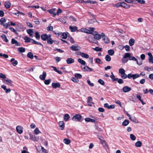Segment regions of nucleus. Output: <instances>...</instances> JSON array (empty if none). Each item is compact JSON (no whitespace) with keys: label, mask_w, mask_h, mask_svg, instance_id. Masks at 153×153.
Returning <instances> with one entry per match:
<instances>
[{"label":"nucleus","mask_w":153,"mask_h":153,"mask_svg":"<svg viewBox=\"0 0 153 153\" xmlns=\"http://www.w3.org/2000/svg\"><path fill=\"white\" fill-rule=\"evenodd\" d=\"M94 38L91 36H89L88 38V41L90 42H91V43L94 42Z\"/></svg>","instance_id":"nucleus-41"},{"label":"nucleus","mask_w":153,"mask_h":153,"mask_svg":"<svg viewBox=\"0 0 153 153\" xmlns=\"http://www.w3.org/2000/svg\"><path fill=\"white\" fill-rule=\"evenodd\" d=\"M65 123L63 121H60L59 123V127L61 128V129L63 130L64 128Z\"/></svg>","instance_id":"nucleus-16"},{"label":"nucleus","mask_w":153,"mask_h":153,"mask_svg":"<svg viewBox=\"0 0 153 153\" xmlns=\"http://www.w3.org/2000/svg\"><path fill=\"white\" fill-rule=\"evenodd\" d=\"M1 37L4 41L7 42H8V40L7 39V36L3 34L1 36Z\"/></svg>","instance_id":"nucleus-22"},{"label":"nucleus","mask_w":153,"mask_h":153,"mask_svg":"<svg viewBox=\"0 0 153 153\" xmlns=\"http://www.w3.org/2000/svg\"><path fill=\"white\" fill-rule=\"evenodd\" d=\"M51 37V36L50 34H44L41 35V38L43 41H47Z\"/></svg>","instance_id":"nucleus-2"},{"label":"nucleus","mask_w":153,"mask_h":153,"mask_svg":"<svg viewBox=\"0 0 153 153\" xmlns=\"http://www.w3.org/2000/svg\"><path fill=\"white\" fill-rule=\"evenodd\" d=\"M113 6L114 7H121V2H119L116 4H113Z\"/></svg>","instance_id":"nucleus-49"},{"label":"nucleus","mask_w":153,"mask_h":153,"mask_svg":"<svg viewBox=\"0 0 153 153\" xmlns=\"http://www.w3.org/2000/svg\"><path fill=\"white\" fill-rule=\"evenodd\" d=\"M10 62L14 66H16L18 64L17 61L15 60L14 58H12L11 59Z\"/></svg>","instance_id":"nucleus-18"},{"label":"nucleus","mask_w":153,"mask_h":153,"mask_svg":"<svg viewBox=\"0 0 153 153\" xmlns=\"http://www.w3.org/2000/svg\"><path fill=\"white\" fill-rule=\"evenodd\" d=\"M129 59L130 60H132L134 61H136L137 64H138L137 59L134 56H130L129 58Z\"/></svg>","instance_id":"nucleus-44"},{"label":"nucleus","mask_w":153,"mask_h":153,"mask_svg":"<svg viewBox=\"0 0 153 153\" xmlns=\"http://www.w3.org/2000/svg\"><path fill=\"white\" fill-rule=\"evenodd\" d=\"M54 41H55L53 40L51 37L49 38L47 40V43L51 45L53 44V42H54Z\"/></svg>","instance_id":"nucleus-28"},{"label":"nucleus","mask_w":153,"mask_h":153,"mask_svg":"<svg viewBox=\"0 0 153 153\" xmlns=\"http://www.w3.org/2000/svg\"><path fill=\"white\" fill-rule=\"evenodd\" d=\"M9 29L13 32L15 34H17V32L16 30L13 27H10L9 28Z\"/></svg>","instance_id":"nucleus-59"},{"label":"nucleus","mask_w":153,"mask_h":153,"mask_svg":"<svg viewBox=\"0 0 153 153\" xmlns=\"http://www.w3.org/2000/svg\"><path fill=\"white\" fill-rule=\"evenodd\" d=\"M6 20L5 18H1V19H0V24L3 25L4 23L6 22Z\"/></svg>","instance_id":"nucleus-29"},{"label":"nucleus","mask_w":153,"mask_h":153,"mask_svg":"<svg viewBox=\"0 0 153 153\" xmlns=\"http://www.w3.org/2000/svg\"><path fill=\"white\" fill-rule=\"evenodd\" d=\"M130 53H126L125 54V55L124 56V58H129V57H130Z\"/></svg>","instance_id":"nucleus-58"},{"label":"nucleus","mask_w":153,"mask_h":153,"mask_svg":"<svg viewBox=\"0 0 153 153\" xmlns=\"http://www.w3.org/2000/svg\"><path fill=\"white\" fill-rule=\"evenodd\" d=\"M98 82L100 84L103 85L105 84L104 81L101 79H100L98 80Z\"/></svg>","instance_id":"nucleus-60"},{"label":"nucleus","mask_w":153,"mask_h":153,"mask_svg":"<svg viewBox=\"0 0 153 153\" xmlns=\"http://www.w3.org/2000/svg\"><path fill=\"white\" fill-rule=\"evenodd\" d=\"M121 7L125 9H128L130 7V5L126 4V3L122 1L121 2Z\"/></svg>","instance_id":"nucleus-8"},{"label":"nucleus","mask_w":153,"mask_h":153,"mask_svg":"<svg viewBox=\"0 0 153 153\" xmlns=\"http://www.w3.org/2000/svg\"><path fill=\"white\" fill-rule=\"evenodd\" d=\"M119 73L121 74L125 72V70L123 68H120L119 70Z\"/></svg>","instance_id":"nucleus-57"},{"label":"nucleus","mask_w":153,"mask_h":153,"mask_svg":"<svg viewBox=\"0 0 153 153\" xmlns=\"http://www.w3.org/2000/svg\"><path fill=\"white\" fill-rule=\"evenodd\" d=\"M3 81L6 84L8 85H11V84L13 82V81L10 79H4L3 80Z\"/></svg>","instance_id":"nucleus-11"},{"label":"nucleus","mask_w":153,"mask_h":153,"mask_svg":"<svg viewBox=\"0 0 153 153\" xmlns=\"http://www.w3.org/2000/svg\"><path fill=\"white\" fill-rule=\"evenodd\" d=\"M51 81V79H46L44 81V83L46 85H48L50 83Z\"/></svg>","instance_id":"nucleus-51"},{"label":"nucleus","mask_w":153,"mask_h":153,"mask_svg":"<svg viewBox=\"0 0 153 153\" xmlns=\"http://www.w3.org/2000/svg\"><path fill=\"white\" fill-rule=\"evenodd\" d=\"M105 59L107 61L109 62L111 60V57L108 55H107L105 56Z\"/></svg>","instance_id":"nucleus-50"},{"label":"nucleus","mask_w":153,"mask_h":153,"mask_svg":"<svg viewBox=\"0 0 153 153\" xmlns=\"http://www.w3.org/2000/svg\"><path fill=\"white\" fill-rule=\"evenodd\" d=\"M74 59L71 58H68L66 60V62L68 64H70L74 63Z\"/></svg>","instance_id":"nucleus-19"},{"label":"nucleus","mask_w":153,"mask_h":153,"mask_svg":"<svg viewBox=\"0 0 153 153\" xmlns=\"http://www.w3.org/2000/svg\"><path fill=\"white\" fill-rule=\"evenodd\" d=\"M24 39L25 40V42H31L32 39L29 38L27 36H25L24 38Z\"/></svg>","instance_id":"nucleus-23"},{"label":"nucleus","mask_w":153,"mask_h":153,"mask_svg":"<svg viewBox=\"0 0 153 153\" xmlns=\"http://www.w3.org/2000/svg\"><path fill=\"white\" fill-rule=\"evenodd\" d=\"M83 69L85 70L84 71H93V69L88 66H86L83 68Z\"/></svg>","instance_id":"nucleus-20"},{"label":"nucleus","mask_w":153,"mask_h":153,"mask_svg":"<svg viewBox=\"0 0 153 153\" xmlns=\"http://www.w3.org/2000/svg\"><path fill=\"white\" fill-rule=\"evenodd\" d=\"M131 90V88L128 86H124L123 88V90L124 92H127Z\"/></svg>","instance_id":"nucleus-14"},{"label":"nucleus","mask_w":153,"mask_h":153,"mask_svg":"<svg viewBox=\"0 0 153 153\" xmlns=\"http://www.w3.org/2000/svg\"><path fill=\"white\" fill-rule=\"evenodd\" d=\"M134 0H125V2L128 3H135Z\"/></svg>","instance_id":"nucleus-62"},{"label":"nucleus","mask_w":153,"mask_h":153,"mask_svg":"<svg viewBox=\"0 0 153 153\" xmlns=\"http://www.w3.org/2000/svg\"><path fill=\"white\" fill-rule=\"evenodd\" d=\"M55 8H52L51 9L48 10H47L50 14L52 15V16L54 17L56 16V13L55 12Z\"/></svg>","instance_id":"nucleus-5"},{"label":"nucleus","mask_w":153,"mask_h":153,"mask_svg":"<svg viewBox=\"0 0 153 153\" xmlns=\"http://www.w3.org/2000/svg\"><path fill=\"white\" fill-rule=\"evenodd\" d=\"M70 118V116L68 114H65L64 117V119L65 121H67Z\"/></svg>","instance_id":"nucleus-37"},{"label":"nucleus","mask_w":153,"mask_h":153,"mask_svg":"<svg viewBox=\"0 0 153 153\" xmlns=\"http://www.w3.org/2000/svg\"><path fill=\"white\" fill-rule=\"evenodd\" d=\"M129 123V120H125L122 123V125L124 126H127Z\"/></svg>","instance_id":"nucleus-34"},{"label":"nucleus","mask_w":153,"mask_h":153,"mask_svg":"<svg viewBox=\"0 0 153 153\" xmlns=\"http://www.w3.org/2000/svg\"><path fill=\"white\" fill-rule=\"evenodd\" d=\"M135 40L133 39H131L129 40V43L130 46H132L134 43Z\"/></svg>","instance_id":"nucleus-30"},{"label":"nucleus","mask_w":153,"mask_h":153,"mask_svg":"<svg viewBox=\"0 0 153 153\" xmlns=\"http://www.w3.org/2000/svg\"><path fill=\"white\" fill-rule=\"evenodd\" d=\"M27 56L30 59H32L33 58V55L32 53L29 52L27 54Z\"/></svg>","instance_id":"nucleus-36"},{"label":"nucleus","mask_w":153,"mask_h":153,"mask_svg":"<svg viewBox=\"0 0 153 153\" xmlns=\"http://www.w3.org/2000/svg\"><path fill=\"white\" fill-rule=\"evenodd\" d=\"M140 75H139L137 74H133L132 78L133 79H135L137 78L140 77Z\"/></svg>","instance_id":"nucleus-45"},{"label":"nucleus","mask_w":153,"mask_h":153,"mask_svg":"<svg viewBox=\"0 0 153 153\" xmlns=\"http://www.w3.org/2000/svg\"><path fill=\"white\" fill-rule=\"evenodd\" d=\"M64 142L66 144H69L71 143L70 140L69 139L65 138L64 140Z\"/></svg>","instance_id":"nucleus-48"},{"label":"nucleus","mask_w":153,"mask_h":153,"mask_svg":"<svg viewBox=\"0 0 153 153\" xmlns=\"http://www.w3.org/2000/svg\"><path fill=\"white\" fill-rule=\"evenodd\" d=\"M34 131L35 134L36 135H38L39 133H41L38 128H35Z\"/></svg>","instance_id":"nucleus-52"},{"label":"nucleus","mask_w":153,"mask_h":153,"mask_svg":"<svg viewBox=\"0 0 153 153\" xmlns=\"http://www.w3.org/2000/svg\"><path fill=\"white\" fill-rule=\"evenodd\" d=\"M46 76V72L44 71L43 72L42 74L41 75L39 76L40 79L42 80H44L45 79Z\"/></svg>","instance_id":"nucleus-17"},{"label":"nucleus","mask_w":153,"mask_h":153,"mask_svg":"<svg viewBox=\"0 0 153 153\" xmlns=\"http://www.w3.org/2000/svg\"><path fill=\"white\" fill-rule=\"evenodd\" d=\"M18 51L20 53H24L25 51V48L23 47H19L18 49Z\"/></svg>","instance_id":"nucleus-39"},{"label":"nucleus","mask_w":153,"mask_h":153,"mask_svg":"<svg viewBox=\"0 0 153 153\" xmlns=\"http://www.w3.org/2000/svg\"><path fill=\"white\" fill-rule=\"evenodd\" d=\"M138 99L141 102L142 104L143 105H144L146 104V103L143 102V100L141 99V96H137Z\"/></svg>","instance_id":"nucleus-55"},{"label":"nucleus","mask_w":153,"mask_h":153,"mask_svg":"<svg viewBox=\"0 0 153 153\" xmlns=\"http://www.w3.org/2000/svg\"><path fill=\"white\" fill-rule=\"evenodd\" d=\"M81 56L86 59H88L89 58V56L88 54L83 53H81Z\"/></svg>","instance_id":"nucleus-40"},{"label":"nucleus","mask_w":153,"mask_h":153,"mask_svg":"<svg viewBox=\"0 0 153 153\" xmlns=\"http://www.w3.org/2000/svg\"><path fill=\"white\" fill-rule=\"evenodd\" d=\"M41 147V150H40L39 151H38L37 148H36V150L38 152V153H48V152L47 150L45 149L42 146Z\"/></svg>","instance_id":"nucleus-15"},{"label":"nucleus","mask_w":153,"mask_h":153,"mask_svg":"<svg viewBox=\"0 0 153 153\" xmlns=\"http://www.w3.org/2000/svg\"><path fill=\"white\" fill-rule=\"evenodd\" d=\"M148 55L149 56V63H153V56L150 52L148 53Z\"/></svg>","instance_id":"nucleus-9"},{"label":"nucleus","mask_w":153,"mask_h":153,"mask_svg":"<svg viewBox=\"0 0 153 153\" xmlns=\"http://www.w3.org/2000/svg\"><path fill=\"white\" fill-rule=\"evenodd\" d=\"M142 143L140 141H137L135 144V146L136 147H140L142 146Z\"/></svg>","instance_id":"nucleus-24"},{"label":"nucleus","mask_w":153,"mask_h":153,"mask_svg":"<svg viewBox=\"0 0 153 153\" xmlns=\"http://www.w3.org/2000/svg\"><path fill=\"white\" fill-rule=\"evenodd\" d=\"M85 3H90L91 4H95L97 3V2L96 1H92L90 0H87L86 1H85Z\"/></svg>","instance_id":"nucleus-38"},{"label":"nucleus","mask_w":153,"mask_h":153,"mask_svg":"<svg viewBox=\"0 0 153 153\" xmlns=\"http://www.w3.org/2000/svg\"><path fill=\"white\" fill-rule=\"evenodd\" d=\"M93 50L97 52L98 51H102V48H100L99 47H96L95 48H93Z\"/></svg>","instance_id":"nucleus-35"},{"label":"nucleus","mask_w":153,"mask_h":153,"mask_svg":"<svg viewBox=\"0 0 153 153\" xmlns=\"http://www.w3.org/2000/svg\"><path fill=\"white\" fill-rule=\"evenodd\" d=\"M77 61L79 62L82 65H85L86 64L85 62L81 59H78Z\"/></svg>","instance_id":"nucleus-26"},{"label":"nucleus","mask_w":153,"mask_h":153,"mask_svg":"<svg viewBox=\"0 0 153 153\" xmlns=\"http://www.w3.org/2000/svg\"><path fill=\"white\" fill-rule=\"evenodd\" d=\"M79 30H80L82 32H84L87 33H88L89 32L88 30L85 28H82L80 30H79Z\"/></svg>","instance_id":"nucleus-32"},{"label":"nucleus","mask_w":153,"mask_h":153,"mask_svg":"<svg viewBox=\"0 0 153 153\" xmlns=\"http://www.w3.org/2000/svg\"><path fill=\"white\" fill-rule=\"evenodd\" d=\"M101 36L102 38L105 43L108 44L109 43L110 41L108 38L105 35L104 33H102Z\"/></svg>","instance_id":"nucleus-3"},{"label":"nucleus","mask_w":153,"mask_h":153,"mask_svg":"<svg viewBox=\"0 0 153 153\" xmlns=\"http://www.w3.org/2000/svg\"><path fill=\"white\" fill-rule=\"evenodd\" d=\"M129 119L134 122H136L137 120L134 117H131L130 116V117H129Z\"/></svg>","instance_id":"nucleus-54"},{"label":"nucleus","mask_w":153,"mask_h":153,"mask_svg":"<svg viewBox=\"0 0 153 153\" xmlns=\"http://www.w3.org/2000/svg\"><path fill=\"white\" fill-rule=\"evenodd\" d=\"M74 76L77 79H81L82 77V75L78 73L75 74Z\"/></svg>","instance_id":"nucleus-47"},{"label":"nucleus","mask_w":153,"mask_h":153,"mask_svg":"<svg viewBox=\"0 0 153 153\" xmlns=\"http://www.w3.org/2000/svg\"><path fill=\"white\" fill-rule=\"evenodd\" d=\"M35 37L37 40H39L40 39V36L38 32H35Z\"/></svg>","instance_id":"nucleus-42"},{"label":"nucleus","mask_w":153,"mask_h":153,"mask_svg":"<svg viewBox=\"0 0 153 153\" xmlns=\"http://www.w3.org/2000/svg\"><path fill=\"white\" fill-rule=\"evenodd\" d=\"M31 41H32V43L33 44H37L42 46H43V45L41 43L37 42L32 39Z\"/></svg>","instance_id":"nucleus-27"},{"label":"nucleus","mask_w":153,"mask_h":153,"mask_svg":"<svg viewBox=\"0 0 153 153\" xmlns=\"http://www.w3.org/2000/svg\"><path fill=\"white\" fill-rule=\"evenodd\" d=\"M70 49L73 51H77L80 49V47L78 45H73L70 47Z\"/></svg>","instance_id":"nucleus-4"},{"label":"nucleus","mask_w":153,"mask_h":153,"mask_svg":"<svg viewBox=\"0 0 153 153\" xmlns=\"http://www.w3.org/2000/svg\"><path fill=\"white\" fill-rule=\"evenodd\" d=\"M52 86L54 88H59L60 87V84L58 82H54L52 84Z\"/></svg>","instance_id":"nucleus-10"},{"label":"nucleus","mask_w":153,"mask_h":153,"mask_svg":"<svg viewBox=\"0 0 153 153\" xmlns=\"http://www.w3.org/2000/svg\"><path fill=\"white\" fill-rule=\"evenodd\" d=\"M30 139L34 141H37L38 140V138H36L35 135L30 134Z\"/></svg>","instance_id":"nucleus-13"},{"label":"nucleus","mask_w":153,"mask_h":153,"mask_svg":"<svg viewBox=\"0 0 153 153\" xmlns=\"http://www.w3.org/2000/svg\"><path fill=\"white\" fill-rule=\"evenodd\" d=\"M71 80L73 82H78L79 81V80L77 79H76L74 77L72 78Z\"/></svg>","instance_id":"nucleus-61"},{"label":"nucleus","mask_w":153,"mask_h":153,"mask_svg":"<svg viewBox=\"0 0 153 153\" xmlns=\"http://www.w3.org/2000/svg\"><path fill=\"white\" fill-rule=\"evenodd\" d=\"M140 4H144L145 3V1L143 0H136Z\"/></svg>","instance_id":"nucleus-64"},{"label":"nucleus","mask_w":153,"mask_h":153,"mask_svg":"<svg viewBox=\"0 0 153 153\" xmlns=\"http://www.w3.org/2000/svg\"><path fill=\"white\" fill-rule=\"evenodd\" d=\"M27 33L29 35L30 37H33V30L31 29H29L27 31Z\"/></svg>","instance_id":"nucleus-21"},{"label":"nucleus","mask_w":153,"mask_h":153,"mask_svg":"<svg viewBox=\"0 0 153 153\" xmlns=\"http://www.w3.org/2000/svg\"><path fill=\"white\" fill-rule=\"evenodd\" d=\"M82 117L79 114H76L72 118V120L75 121L80 122Z\"/></svg>","instance_id":"nucleus-1"},{"label":"nucleus","mask_w":153,"mask_h":153,"mask_svg":"<svg viewBox=\"0 0 153 153\" xmlns=\"http://www.w3.org/2000/svg\"><path fill=\"white\" fill-rule=\"evenodd\" d=\"M89 30H88L89 32L88 33H90V34H92V33H93V32H94V30L95 29V28L94 27H89Z\"/></svg>","instance_id":"nucleus-46"},{"label":"nucleus","mask_w":153,"mask_h":153,"mask_svg":"<svg viewBox=\"0 0 153 153\" xmlns=\"http://www.w3.org/2000/svg\"><path fill=\"white\" fill-rule=\"evenodd\" d=\"M4 6L6 8H9L11 7V3L9 1H6L4 2Z\"/></svg>","instance_id":"nucleus-12"},{"label":"nucleus","mask_w":153,"mask_h":153,"mask_svg":"<svg viewBox=\"0 0 153 153\" xmlns=\"http://www.w3.org/2000/svg\"><path fill=\"white\" fill-rule=\"evenodd\" d=\"M112 75H111L110 76V77L112 79L113 81H116L117 80V79H118V78H115V76L112 73H111Z\"/></svg>","instance_id":"nucleus-43"},{"label":"nucleus","mask_w":153,"mask_h":153,"mask_svg":"<svg viewBox=\"0 0 153 153\" xmlns=\"http://www.w3.org/2000/svg\"><path fill=\"white\" fill-rule=\"evenodd\" d=\"M121 77L123 79H126L127 78V75L125 73L121 74Z\"/></svg>","instance_id":"nucleus-56"},{"label":"nucleus","mask_w":153,"mask_h":153,"mask_svg":"<svg viewBox=\"0 0 153 153\" xmlns=\"http://www.w3.org/2000/svg\"><path fill=\"white\" fill-rule=\"evenodd\" d=\"M101 37H102L101 33L100 35L99 34H96V35L94 36V39L99 40L101 39Z\"/></svg>","instance_id":"nucleus-31"},{"label":"nucleus","mask_w":153,"mask_h":153,"mask_svg":"<svg viewBox=\"0 0 153 153\" xmlns=\"http://www.w3.org/2000/svg\"><path fill=\"white\" fill-rule=\"evenodd\" d=\"M67 33L68 32L66 33H62L61 35V37L62 39H66L67 37Z\"/></svg>","instance_id":"nucleus-25"},{"label":"nucleus","mask_w":153,"mask_h":153,"mask_svg":"<svg viewBox=\"0 0 153 153\" xmlns=\"http://www.w3.org/2000/svg\"><path fill=\"white\" fill-rule=\"evenodd\" d=\"M23 128L20 126H17L16 128V131L19 134H21L23 133Z\"/></svg>","instance_id":"nucleus-6"},{"label":"nucleus","mask_w":153,"mask_h":153,"mask_svg":"<svg viewBox=\"0 0 153 153\" xmlns=\"http://www.w3.org/2000/svg\"><path fill=\"white\" fill-rule=\"evenodd\" d=\"M69 28L71 32H74L76 31L77 32L79 31V30H77V27L76 26H70Z\"/></svg>","instance_id":"nucleus-7"},{"label":"nucleus","mask_w":153,"mask_h":153,"mask_svg":"<svg viewBox=\"0 0 153 153\" xmlns=\"http://www.w3.org/2000/svg\"><path fill=\"white\" fill-rule=\"evenodd\" d=\"M137 99H138V98L137 96H134V97L130 99V100L131 101L135 102L137 101Z\"/></svg>","instance_id":"nucleus-63"},{"label":"nucleus","mask_w":153,"mask_h":153,"mask_svg":"<svg viewBox=\"0 0 153 153\" xmlns=\"http://www.w3.org/2000/svg\"><path fill=\"white\" fill-rule=\"evenodd\" d=\"M130 138L132 140H135L136 139V137L133 134H130Z\"/></svg>","instance_id":"nucleus-53"},{"label":"nucleus","mask_w":153,"mask_h":153,"mask_svg":"<svg viewBox=\"0 0 153 153\" xmlns=\"http://www.w3.org/2000/svg\"><path fill=\"white\" fill-rule=\"evenodd\" d=\"M108 54L110 56H113L114 53V51L112 49L109 50L108 51Z\"/></svg>","instance_id":"nucleus-33"}]
</instances>
